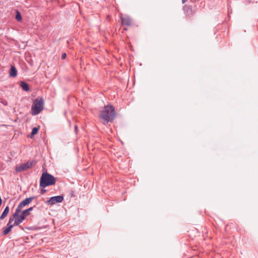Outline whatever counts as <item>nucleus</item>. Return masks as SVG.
Here are the masks:
<instances>
[{"mask_svg":"<svg viewBox=\"0 0 258 258\" xmlns=\"http://www.w3.org/2000/svg\"><path fill=\"white\" fill-rule=\"evenodd\" d=\"M116 116V111L114 106L111 104L105 105L102 110L100 111L99 116L103 119L104 124L108 122H112Z\"/></svg>","mask_w":258,"mask_h":258,"instance_id":"nucleus-1","label":"nucleus"},{"mask_svg":"<svg viewBox=\"0 0 258 258\" xmlns=\"http://www.w3.org/2000/svg\"><path fill=\"white\" fill-rule=\"evenodd\" d=\"M56 178L47 172H43L40 178L39 185L42 188L53 185L55 184Z\"/></svg>","mask_w":258,"mask_h":258,"instance_id":"nucleus-2","label":"nucleus"},{"mask_svg":"<svg viewBox=\"0 0 258 258\" xmlns=\"http://www.w3.org/2000/svg\"><path fill=\"white\" fill-rule=\"evenodd\" d=\"M44 100L41 97H38L35 99L31 107V114L36 115L39 114L43 109Z\"/></svg>","mask_w":258,"mask_h":258,"instance_id":"nucleus-3","label":"nucleus"},{"mask_svg":"<svg viewBox=\"0 0 258 258\" xmlns=\"http://www.w3.org/2000/svg\"><path fill=\"white\" fill-rule=\"evenodd\" d=\"M36 197L33 196L30 197L29 198H27L25 199V200H23L22 202H21L18 205L17 208H16V210L17 211L21 212V210L25 206H26L28 205L29 204H30L33 200L35 199Z\"/></svg>","mask_w":258,"mask_h":258,"instance_id":"nucleus-4","label":"nucleus"},{"mask_svg":"<svg viewBox=\"0 0 258 258\" xmlns=\"http://www.w3.org/2000/svg\"><path fill=\"white\" fill-rule=\"evenodd\" d=\"M35 207V206L31 207L22 211L21 210L20 213L18 214V216L23 221L25 219L26 217L30 214V212L33 210Z\"/></svg>","mask_w":258,"mask_h":258,"instance_id":"nucleus-5","label":"nucleus"},{"mask_svg":"<svg viewBox=\"0 0 258 258\" xmlns=\"http://www.w3.org/2000/svg\"><path fill=\"white\" fill-rule=\"evenodd\" d=\"M63 196H57L51 197L48 201V203L50 205H54L56 203H61L63 200Z\"/></svg>","mask_w":258,"mask_h":258,"instance_id":"nucleus-6","label":"nucleus"},{"mask_svg":"<svg viewBox=\"0 0 258 258\" xmlns=\"http://www.w3.org/2000/svg\"><path fill=\"white\" fill-rule=\"evenodd\" d=\"M21 212L17 211V210H15V212L14 213H13V217L14 218H15L14 223L13 225L14 226H18L19 224L23 222V221L19 218L18 216V214H20Z\"/></svg>","mask_w":258,"mask_h":258,"instance_id":"nucleus-7","label":"nucleus"},{"mask_svg":"<svg viewBox=\"0 0 258 258\" xmlns=\"http://www.w3.org/2000/svg\"><path fill=\"white\" fill-rule=\"evenodd\" d=\"M121 21L122 25L130 26H131L132 24V20L128 16L121 17Z\"/></svg>","mask_w":258,"mask_h":258,"instance_id":"nucleus-8","label":"nucleus"},{"mask_svg":"<svg viewBox=\"0 0 258 258\" xmlns=\"http://www.w3.org/2000/svg\"><path fill=\"white\" fill-rule=\"evenodd\" d=\"M10 76L12 77H15L17 75V70L16 67L14 66H11L10 71Z\"/></svg>","mask_w":258,"mask_h":258,"instance_id":"nucleus-9","label":"nucleus"},{"mask_svg":"<svg viewBox=\"0 0 258 258\" xmlns=\"http://www.w3.org/2000/svg\"><path fill=\"white\" fill-rule=\"evenodd\" d=\"M27 170L25 163L21 164L19 165H17L15 168V170L17 172H20Z\"/></svg>","mask_w":258,"mask_h":258,"instance_id":"nucleus-10","label":"nucleus"},{"mask_svg":"<svg viewBox=\"0 0 258 258\" xmlns=\"http://www.w3.org/2000/svg\"><path fill=\"white\" fill-rule=\"evenodd\" d=\"M20 86L25 91H29L30 90L29 84L25 82L21 81L20 82Z\"/></svg>","mask_w":258,"mask_h":258,"instance_id":"nucleus-11","label":"nucleus"},{"mask_svg":"<svg viewBox=\"0 0 258 258\" xmlns=\"http://www.w3.org/2000/svg\"><path fill=\"white\" fill-rule=\"evenodd\" d=\"M13 227V225H7V227L4 229L3 231V234L4 235H7L12 230Z\"/></svg>","mask_w":258,"mask_h":258,"instance_id":"nucleus-12","label":"nucleus"},{"mask_svg":"<svg viewBox=\"0 0 258 258\" xmlns=\"http://www.w3.org/2000/svg\"><path fill=\"white\" fill-rule=\"evenodd\" d=\"M9 207L8 206H7L4 209L3 212L2 213L0 217V220H3L5 218V217L7 216L9 212Z\"/></svg>","mask_w":258,"mask_h":258,"instance_id":"nucleus-13","label":"nucleus"},{"mask_svg":"<svg viewBox=\"0 0 258 258\" xmlns=\"http://www.w3.org/2000/svg\"><path fill=\"white\" fill-rule=\"evenodd\" d=\"M34 164H35V162L33 161H28L27 162L25 163V164L26 165V167L27 169L32 167L34 165Z\"/></svg>","mask_w":258,"mask_h":258,"instance_id":"nucleus-14","label":"nucleus"},{"mask_svg":"<svg viewBox=\"0 0 258 258\" xmlns=\"http://www.w3.org/2000/svg\"><path fill=\"white\" fill-rule=\"evenodd\" d=\"M39 131V127H34L32 128V132L31 133L30 138H32L34 135H36L38 133Z\"/></svg>","mask_w":258,"mask_h":258,"instance_id":"nucleus-15","label":"nucleus"},{"mask_svg":"<svg viewBox=\"0 0 258 258\" xmlns=\"http://www.w3.org/2000/svg\"><path fill=\"white\" fill-rule=\"evenodd\" d=\"M16 19L19 21L20 22L22 20V16L21 13L19 11H16V14L15 16Z\"/></svg>","mask_w":258,"mask_h":258,"instance_id":"nucleus-16","label":"nucleus"},{"mask_svg":"<svg viewBox=\"0 0 258 258\" xmlns=\"http://www.w3.org/2000/svg\"><path fill=\"white\" fill-rule=\"evenodd\" d=\"M14 219H15V218H14L13 214L12 217L10 218L9 222L7 224L12 225V223L14 221Z\"/></svg>","mask_w":258,"mask_h":258,"instance_id":"nucleus-17","label":"nucleus"},{"mask_svg":"<svg viewBox=\"0 0 258 258\" xmlns=\"http://www.w3.org/2000/svg\"><path fill=\"white\" fill-rule=\"evenodd\" d=\"M70 195L71 197H75V192L73 190H70Z\"/></svg>","mask_w":258,"mask_h":258,"instance_id":"nucleus-18","label":"nucleus"},{"mask_svg":"<svg viewBox=\"0 0 258 258\" xmlns=\"http://www.w3.org/2000/svg\"><path fill=\"white\" fill-rule=\"evenodd\" d=\"M66 56H67L66 53H62V55H61V59H63L66 58Z\"/></svg>","mask_w":258,"mask_h":258,"instance_id":"nucleus-19","label":"nucleus"},{"mask_svg":"<svg viewBox=\"0 0 258 258\" xmlns=\"http://www.w3.org/2000/svg\"><path fill=\"white\" fill-rule=\"evenodd\" d=\"M44 188H43L42 189H41V194H44L46 191V190L45 189H43Z\"/></svg>","mask_w":258,"mask_h":258,"instance_id":"nucleus-20","label":"nucleus"},{"mask_svg":"<svg viewBox=\"0 0 258 258\" xmlns=\"http://www.w3.org/2000/svg\"><path fill=\"white\" fill-rule=\"evenodd\" d=\"M75 131L76 133L77 134L78 132V126L77 125H75Z\"/></svg>","mask_w":258,"mask_h":258,"instance_id":"nucleus-21","label":"nucleus"},{"mask_svg":"<svg viewBox=\"0 0 258 258\" xmlns=\"http://www.w3.org/2000/svg\"><path fill=\"white\" fill-rule=\"evenodd\" d=\"M187 0H182V4H184Z\"/></svg>","mask_w":258,"mask_h":258,"instance_id":"nucleus-22","label":"nucleus"}]
</instances>
